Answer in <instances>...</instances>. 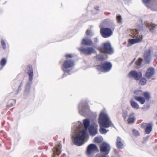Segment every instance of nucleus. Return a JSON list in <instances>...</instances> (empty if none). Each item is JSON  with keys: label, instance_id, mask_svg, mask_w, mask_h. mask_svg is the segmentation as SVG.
<instances>
[{"label": "nucleus", "instance_id": "nucleus-1", "mask_svg": "<svg viewBox=\"0 0 157 157\" xmlns=\"http://www.w3.org/2000/svg\"><path fill=\"white\" fill-rule=\"evenodd\" d=\"M83 124L85 129L80 131L75 135L74 137L73 143L78 146L82 145L84 143L86 136V131L90 125V121L88 119H85L83 121Z\"/></svg>", "mask_w": 157, "mask_h": 157}, {"label": "nucleus", "instance_id": "nucleus-2", "mask_svg": "<svg viewBox=\"0 0 157 157\" xmlns=\"http://www.w3.org/2000/svg\"><path fill=\"white\" fill-rule=\"evenodd\" d=\"M98 122L100 126V132L102 134L107 132L106 130L103 127L108 128L112 124L107 114L104 112H101L100 114Z\"/></svg>", "mask_w": 157, "mask_h": 157}, {"label": "nucleus", "instance_id": "nucleus-3", "mask_svg": "<svg viewBox=\"0 0 157 157\" xmlns=\"http://www.w3.org/2000/svg\"><path fill=\"white\" fill-rule=\"evenodd\" d=\"M142 29V27L138 26L137 27V29H134L131 30V36L136 38L129 39L128 41L129 44L132 45L137 43L139 42L142 40V36L139 34V32Z\"/></svg>", "mask_w": 157, "mask_h": 157}, {"label": "nucleus", "instance_id": "nucleus-4", "mask_svg": "<svg viewBox=\"0 0 157 157\" xmlns=\"http://www.w3.org/2000/svg\"><path fill=\"white\" fill-rule=\"evenodd\" d=\"M134 94H136L140 95H142L144 98L142 96H135L134 98L137 101H139L141 104H144L146 101V100L149 101L151 98L150 95L149 93L147 92H145L142 93V91L141 90H136L134 92Z\"/></svg>", "mask_w": 157, "mask_h": 157}, {"label": "nucleus", "instance_id": "nucleus-5", "mask_svg": "<svg viewBox=\"0 0 157 157\" xmlns=\"http://www.w3.org/2000/svg\"><path fill=\"white\" fill-rule=\"evenodd\" d=\"M97 49L103 53L111 54L113 53V50L111 45L109 42L102 43L100 47L97 48Z\"/></svg>", "mask_w": 157, "mask_h": 157}, {"label": "nucleus", "instance_id": "nucleus-6", "mask_svg": "<svg viewBox=\"0 0 157 157\" xmlns=\"http://www.w3.org/2000/svg\"><path fill=\"white\" fill-rule=\"evenodd\" d=\"M74 65L75 62L73 60L67 59L62 64V69L65 73L67 72L69 74L70 71L67 70V69L72 67Z\"/></svg>", "mask_w": 157, "mask_h": 157}, {"label": "nucleus", "instance_id": "nucleus-7", "mask_svg": "<svg viewBox=\"0 0 157 157\" xmlns=\"http://www.w3.org/2000/svg\"><path fill=\"white\" fill-rule=\"evenodd\" d=\"M112 64L109 62H105L96 66V69L99 71L102 72H107L111 69Z\"/></svg>", "mask_w": 157, "mask_h": 157}, {"label": "nucleus", "instance_id": "nucleus-8", "mask_svg": "<svg viewBox=\"0 0 157 157\" xmlns=\"http://www.w3.org/2000/svg\"><path fill=\"white\" fill-rule=\"evenodd\" d=\"M129 78H132L136 80H139L142 77V74L140 72H137L136 71H131L128 75Z\"/></svg>", "mask_w": 157, "mask_h": 157}, {"label": "nucleus", "instance_id": "nucleus-9", "mask_svg": "<svg viewBox=\"0 0 157 157\" xmlns=\"http://www.w3.org/2000/svg\"><path fill=\"white\" fill-rule=\"evenodd\" d=\"M100 33L102 36L104 38H106L111 36L113 34V32L109 28H103L100 29Z\"/></svg>", "mask_w": 157, "mask_h": 157}, {"label": "nucleus", "instance_id": "nucleus-10", "mask_svg": "<svg viewBox=\"0 0 157 157\" xmlns=\"http://www.w3.org/2000/svg\"><path fill=\"white\" fill-rule=\"evenodd\" d=\"M78 50L81 53L86 55H91L92 53L96 52L93 48L91 47H87L86 48H81Z\"/></svg>", "mask_w": 157, "mask_h": 157}, {"label": "nucleus", "instance_id": "nucleus-11", "mask_svg": "<svg viewBox=\"0 0 157 157\" xmlns=\"http://www.w3.org/2000/svg\"><path fill=\"white\" fill-rule=\"evenodd\" d=\"M141 126L144 129L146 134H149L152 130V124L151 123H144L141 124Z\"/></svg>", "mask_w": 157, "mask_h": 157}, {"label": "nucleus", "instance_id": "nucleus-12", "mask_svg": "<svg viewBox=\"0 0 157 157\" xmlns=\"http://www.w3.org/2000/svg\"><path fill=\"white\" fill-rule=\"evenodd\" d=\"M98 148L97 146L94 144H91L87 147L86 150V154L90 155L95 151H98Z\"/></svg>", "mask_w": 157, "mask_h": 157}, {"label": "nucleus", "instance_id": "nucleus-13", "mask_svg": "<svg viewBox=\"0 0 157 157\" xmlns=\"http://www.w3.org/2000/svg\"><path fill=\"white\" fill-rule=\"evenodd\" d=\"M151 50L148 49L144 51L143 55L144 60L146 63H149L151 59Z\"/></svg>", "mask_w": 157, "mask_h": 157}, {"label": "nucleus", "instance_id": "nucleus-14", "mask_svg": "<svg viewBox=\"0 0 157 157\" xmlns=\"http://www.w3.org/2000/svg\"><path fill=\"white\" fill-rule=\"evenodd\" d=\"M100 149L101 152L108 154L110 150V147L108 144L103 143L100 146Z\"/></svg>", "mask_w": 157, "mask_h": 157}, {"label": "nucleus", "instance_id": "nucleus-15", "mask_svg": "<svg viewBox=\"0 0 157 157\" xmlns=\"http://www.w3.org/2000/svg\"><path fill=\"white\" fill-rule=\"evenodd\" d=\"M61 144L58 143L56 145L53 149V155L52 157H55L56 155H59L61 152Z\"/></svg>", "mask_w": 157, "mask_h": 157}, {"label": "nucleus", "instance_id": "nucleus-16", "mask_svg": "<svg viewBox=\"0 0 157 157\" xmlns=\"http://www.w3.org/2000/svg\"><path fill=\"white\" fill-rule=\"evenodd\" d=\"M98 126L91 125L89 128V131L90 134L92 136H94L98 133Z\"/></svg>", "mask_w": 157, "mask_h": 157}, {"label": "nucleus", "instance_id": "nucleus-17", "mask_svg": "<svg viewBox=\"0 0 157 157\" xmlns=\"http://www.w3.org/2000/svg\"><path fill=\"white\" fill-rule=\"evenodd\" d=\"M155 73V70L154 68L152 67L149 68L146 72L145 77L147 79H150L154 75Z\"/></svg>", "mask_w": 157, "mask_h": 157}, {"label": "nucleus", "instance_id": "nucleus-18", "mask_svg": "<svg viewBox=\"0 0 157 157\" xmlns=\"http://www.w3.org/2000/svg\"><path fill=\"white\" fill-rule=\"evenodd\" d=\"M81 44L84 45L91 46L93 45V42L90 39L85 38L82 39Z\"/></svg>", "mask_w": 157, "mask_h": 157}, {"label": "nucleus", "instance_id": "nucleus-19", "mask_svg": "<svg viewBox=\"0 0 157 157\" xmlns=\"http://www.w3.org/2000/svg\"><path fill=\"white\" fill-rule=\"evenodd\" d=\"M27 73L29 76V80L31 81L32 80L33 77V71L32 66L31 65L28 66L27 68Z\"/></svg>", "mask_w": 157, "mask_h": 157}, {"label": "nucleus", "instance_id": "nucleus-20", "mask_svg": "<svg viewBox=\"0 0 157 157\" xmlns=\"http://www.w3.org/2000/svg\"><path fill=\"white\" fill-rule=\"evenodd\" d=\"M116 146L118 148L121 149L124 147V141L120 137H117L116 142Z\"/></svg>", "mask_w": 157, "mask_h": 157}, {"label": "nucleus", "instance_id": "nucleus-21", "mask_svg": "<svg viewBox=\"0 0 157 157\" xmlns=\"http://www.w3.org/2000/svg\"><path fill=\"white\" fill-rule=\"evenodd\" d=\"M135 120V118L134 113H132L130 114L127 121L128 123L132 124L134 122Z\"/></svg>", "mask_w": 157, "mask_h": 157}, {"label": "nucleus", "instance_id": "nucleus-22", "mask_svg": "<svg viewBox=\"0 0 157 157\" xmlns=\"http://www.w3.org/2000/svg\"><path fill=\"white\" fill-rule=\"evenodd\" d=\"M146 27H148L149 29V30L151 32H153L154 30H155V29L156 26V25H155L154 24L152 23H147L146 24Z\"/></svg>", "mask_w": 157, "mask_h": 157}, {"label": "nucleus", "instance_id": "nucleus-23", "mask_svg": "<svg viewBox=\"0 0 157 157\" xmlns=\"http://www.w3.org/2000/svg\"><path fill=\"white\" fill-rule=\"evenodd\" d=\"M94 58L99 61H104L105 59L104 55L102 54H97Z\"/></svg>", "mask_w": 157, "mask_h": 157}, {"label": "nucleus", "instance_id": "nucleus-24", "mask_svg": "<svg viewBox=\"0 0 157 157\" xmlns=\"http://www.w3.org/2000/svg\"><path fill=\"white\" fill-rule=\"evenodd\" d=\"M130 102L131 106L134 109H138L139 108V105L136 102L132 100H130Z\"/></svg>", "mask_w": 157, "mask_h": 157}, {"label": "nucleus", "instance_id": "nucleus-25", "mask_svg": "<svg viewBox=\"0 0 157 157\" xmlns=\"http://www.w3.org/2000/svg\"><path fill=\"white\" fill-rule=\"evenodd\" d=\"M139 82V84L141 85H144L147 82L146 79L144 78H141Z\"/></svg>", "mask_w": 157, "mask_h": 157}, {"label": "nucleus", "instance_id": "nucleus-26", "mask_svg": "<svg viewBox=\"0 0 157 157\" xmlns=\"http://www.w3.org/2000/svg\"><path fill=\"white\" fill-rule=\"evenodd\" d=\"M6 59L3 58L2 59L0 62V65L3 67L6 64Z\"/></svg>", "mask_w": 157, "mask_h": 157}, {"label": "nucleus", "instance_id": "nucleus-27", "mask_svg": "<svg viewBox=\"0 0 157 157\" xmlns=\"http://www.w3.org/2000/svg\"><path fill=\"white\" fill-rule=\"evenodd\" d=\"M142 59L141 58L138 59L136 62V64L137 66H140L142 64Z\"/></svg>", "mask_w": 157, "mask_h": 157}, {"label": "nucleus", "instance_id": "nucleus-28", "mask_svg": "<svg viewBox=\"0 0 157 157\" xmlns=\"http://www.w3.org/2000/svg\"><path fill=\"white\" fill-rule=\"evenodd\" d=\"M101 138L99 137H96L94 139V142L96 143H100L101 142Z\"/></svg>", "mask_w": 157, "mask_h": 157}, {"label": "nucleus", "instance_id": "nucleus-29", "mask_svg": "<svg viewBox=\"0 0 157 157\" xmlns=\"http://www.w3.org/2000/svg\"><path fill=\"white\" fill-rule=\"evenodd\" d=\"M132 132L133 135L136 136H137L140 135L139 133L137 130L133 129Z\"/></svg>", "mask_w": 157, "mask_h": 157}, {"label": "nucleus", "instance_id": "nucleus-30", "mask_svg": "<svg viewBox=\"0 0 157 157\" xmlns=\"http://www.w3.org/2000/svg\"><path fill=\"white\" fill-rule=\"evenodd\" d=\"M116 19L118 23H121V17L120 15L117 16Z\"/></svg>", "mask_w": 157, "mask_h": 157}, {"label": "nucleus", "instance_id": "nucleus-31", "mask_svg": "<svg viewBox=\"0 0 157 157\" xmlns=\"http://www.w3.org/2000/svg\"><path fill=\"white\" fill-rule=\"evenodd\" d=\"M1 43L3 49L6 48V44L5 41L3 40H2L1 41Z\"/></svg>", "mask_w": 157, "mask_h": 157}, {"label": "nucleus", "instance_id": "nucleus-32", "mask_svg": "<svg viewBox=\"0 0 157 157\" xmlns=\"http://www.w3.org/2000/svg\"><path fill=\"white\" fill-rule=\"evenodd\" d=\"M127 115H128L127 112L126 111V112H124L123 113V114L122 116H123V118H124V120L126 119L127 116Z\"/></svg>", "mask_w": 157, "mask_h": 157}, {"label": "nucleus", "instance_id": "nucleus-33", "mask_svg": "<svg viewBox=\"0 0 157 157\" xmlns=\"http://www.w3.org/2000/svg\"><path fill=\"white\" fill-rule=\"evenodd\" d=\"M65 57L66 58H71L72 57V55L71 54H67L65 55Z\"/></svg>", "mask_w": 157, "mask_h": 157}, {"label": "nucleus", "instance_id": "nucleus-34", "mask_svg": "<svg viewBox=\"0 0 157 157\" xmlns=\"http://www.w3.org/2000/svg\"><path fill=\"white\" fill-rule=\"evenodd\" d=\"M86 34L87 35H90V30L87 29L86 31Z\"/></svg>", "mask_w": 157, "mask_h": 157}, {"label": "nucleus", "instance_id": "nucleus-35", "mask_svg": "<svg viewBox=\"0 0 157 157\" xmlns=\"http://www.w3.org/2000/svg\"><path fill=\"white\" fill-rule=\"evenodd\" d=\"M89 109V107L87 105H86V106H83L82 107V109Z\"/></svg>", "mask_w": 157, "mask_h": 157}, {"label": "nucleus", "instance_id": "nucleus-36", "mask_svg": "<svg viewBox=\"0 0 157 157\" xmlns=\"http://www.w3.org/2000/svg\"><path fill=\"white\" fill-rule=\"evenodd\" d=\"M151 0H142L143 2L145 4L147 3Z\"/></svg>", "mask_w": 157, "mask_h": 157}, {"label": "nucleus", "instance_id": "nucleus-37", "mask_svg": "<svg viewBox=\"0 0 157 157\" xmlns=\"http://www.w3.org/2000/svg\"><path fill=\"white\" fill-rule=\"evenodd\" d=\"M98 42V39L96 38L94 39V42L95 44H96Z\"/></svg>", "mask_w": 157, "mask_h": 157}, {"label": "nucleus", "instance_id": "nucleus-38", "mask_svg": "<svg viewBox=\"0 0 157 157\" xmlns=\"http://www.w3.org/2000/svg\"><path fill=\"white\" fill-rule=\"evenodd\" d=\"M99 7L98 6H95L94 7V9L97 10H99Z\"/></svg>", "mask_w": 157, "mask_h": 157}, {"label": "nucleus", "instance_id": "nucleus-39", "mask_svg": "<svg viewBox=\"0 0 157 157\" xmlns=\"http://www.w3.org/2000/svg\"><path fill=\"white\" fill-rule=\"evenodd\" d=\"M79 112L81 114H82V111L81 110H80Z\"/></svg>", "mask_w": 157, "mask_h": 157}, {"label": "nucleus", "instance_id": "nucleus-40", "mask_svg": "<svg viewBox=\"0 0 157 157\" xmlns=\"http://www.w3.org/2000/svg\"><path fill=\"white\" fill-rule=\"evenodd\" d=\"M13 105H11L9 107H8V108H9L11 106Z\"/></svg>", "mask_w": 157, "mask_h": 157}, {"label": "nucleus", "instance_id": "nucleus-41", "mask_svg": "<svg viewBox=\"0 0 157 157\" xmlns=\"http://www.w3.org/2000/svg\"><path fill=\"white\" fill-rule=\"evenodd\" d=\"M155 56L156 57V58H157V56H156V55H155Z\"/></svg>", "mask_w": 157, "mask_h": 157}]
</instances>
